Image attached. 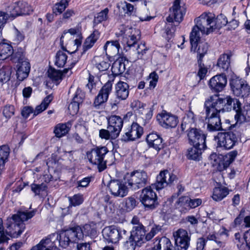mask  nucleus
Wrapping results in <instances>:
<instances>
[{"mask_svg":"<svg viewBox=\"0 0 250 250\" xmlns=\"http://www.w3.org/2000/svg\"><path fill=\"white\" fill-rule=\"evenodd\" d=\"M97 235V230L94 226L89 224H85L83 227L76 226L62 231L59 234V246L66 248L70 242H77L83 240L84 235L94 237Z\"/></svg>","mask_w":250,"mask_h":250,"instance_id":"obj_1","label":"nucleus"},{"mask_svg":"<svg viewBox=\"0 0 250 250\" xmlns=\"http://www.w3.org/2000/svg\"><path fill=\"white\" fill-rule=\"evenodd\" d=\"M36 212V210L30 211L19 210L17 214L8 219L6 225L9 231L6 232V234L12 238L18 237L25 229L24 221L32 218Z\"/></svg>","mask_w":250,"mask_h":250,"instance_id":"obj_2","label":"nucleus"},{"mask_svg":"<svg viewBox=\"0 0 250 250\" xmlns=\"http://www.w3.org/2000/svg\"><path fill=\"white\" fill-rule=\"evenodd\" d=\"M213 20V15L210 13H204L196 19V25L193 27L190 35L192 50L200 38V31L203 34H208L214 30Z\"/></svg>","mask_w":250,"mask_h":250,"instance_id":"obj_3","label":"nucleus"},{"mask_svg":"<svg viewBox=\"0 0 250 250\" xmlns=\"http://www.w3.org/2000/svg\"><path fill=\"white\" fill-rule=\"evenodd\" d=\"M235 100L237 99H233L230 96H227L225 98H219L217 96L210 97L205 103L206 112L219 114L220 112L230 111L233 109V106H234Z\"/></svg>","mask_w":250,"mask_h":250,"instance_id":"obj_4","label":"nucleus"},{"mask_svg":"<svg viewBox=\"0 0 250 250\" xmlns=\"http://www.w3.org/2000/svg\"><path fill=\"white\" fill-rule=\"evenodd\" d=\"M232 128H236L232 131L228 132H219L214 137V139L217 141V147H222L226 149L232 148L238 142H241V138L243 135V130L239 127H236L235 125H232Z\"/></svg>","mask_w":250,"mask_h":250,"instance_id":"obj_5","label":"nucleus"},{"mask_svg":"<svg viewBox=\"0 0 250 250\" xmlns=\"http://www.w3.org/2000/svg\"><path fill=\"white\" fill-rule=\"evenodd\" d=\"M111 154L105 146H96L86 152V158L89 163L97 167L99 172L106 168L107 155Z\"/></svg>","mask_w":250,"mask_h":250,"instance_id":"obj_6","label":"nucleus"},{"mask_svg":"<svg viewBox=\"0 0 250 250\" xmlns=\"http://www.w3.org/2000/svg\"><path fill=\"white\" fill-rule=\"evenodd\" d=\"M148 179L147 173L144 170H134L126 173L124 177L125 183L132 190H137L145 187Z\"/></svg>","mask_w":250,"mask_h":250,"instance_id":"obj_7","label":"nucleus"},{"mask_svg":"<svg viewBox=\"0 0 250 250\" xmlns=\"http://www.w3.org/2000/svg\"><path fill=\"white\" fill-rule=\"evenodd\" d=\"M238 154L236 150L231 151L225 155L213 153L210 155L211 163L219 171L227 169L235 160Z\"/></svg>","mask_w":250,"mask_h":250,"instance_id":"obj_8","label":"nucleus"},{"mask_svg":"<svg viewBox=\"0 0 250 250\" xmlns=\"http://www.w3.org/2000/svg\"><path fill=\"white\" fill-rule=\"evenodd\" d=\"M146 230L144 226L133 227L125 246L128 249L134 250L136 246H141L145 243Z\"/></svg>","mask_w":250,"mask_h":250,"instance_id":"obj_9","label":"nucleus"},{"mask_svg":"<svg viewBox=\"0 0 250 250\" xmlns=\"http://www.w3.org/2000/svg\"><path fill=\"white\" fill-rule=\"evenodd\" d=\"M206 120H208L207 129L208 131L227 130L232 128V125H229L230 122L229 120H226L225 122V124H228V126H225V125H222L219 114L210 112H206Z\"/></svg>","mask_w":250,"mask_h":250,"instance_id":"obj_10","label":"nucleus"},{"mask_svg":"<svg viewBox=\"0 0 250 250\" xmlns=\"http://www.w3.org/2000/svg\"><path fill=\"white\" fill-rule=\"evenodd\" d=\"M153 188L146 187L142 190L140 196V200L146 209L152 210L156 208L159 205L156 193L152 190Z\"/></svg>","mask_w":250,"mask_h":250,"instance_id":"obj_11","label":"nucleus"},{"mask_svg":"<svg viewBox=\"0 0 250 250\" xmlns=\"http://www.w3.org/2000/svg\"><path fill=\"white\" fill-rule=\"evenodd\" d=\"M127 231L120 227L112 225L105 227L102 231L104 239L108 243L116 244L126 234Z\"/></svg>","mask_w":250,"mask_h":250,"instance_id":"obj_12","label":"nucleus"},{"mask_svg":"<svg viewBox=\"0 0 250 250\" xmlns=\"http://www.w3.org/2000/svg\"><path fill=\"white\" fill-rule=\"evenodd\" d=\"M229 84L233 93L236 96L246 97L250 92V88L247 82L236 76L229 81Z\"/></svg>","mask_w":250,"mask_h":250,"instance_id":"obj_13","label":"nucleus"},{"mask_svg":"<svg viewBox=\"0 0 250 250\" xmlns=\"http://www.w3.org/2000/svg\"><path fill=\"white\" fill-rule=\"evenodd\" d=\"M178 181L176 175L169 172L167 170L160 172L157 176L156 182L152 184L153 188L159 190L168 185H171Z\"/></svg>","mask_w":250,"mask_h":250,"instance_id":"obj_14","label":"nucleus"},{"mask_svg":"<svg viewBox=\"0 0 250 250\" xmlns=\"http://www.w3.org/2000/svg\"><path fill=\"white\" fill-rule=\"evenodd\" d=\"M175 244L177 250H188L190 245L191 234L183 229H179L173 232Z\"/></svg>","mask_w":250,"mask_h":250,"instance_id":"obj_15","label":"nucleus"},{"mask_svg":"<svg viewBox=\"0 0 250 250\" xmlns=\"http://www.w3.org/2000/svg\"><path fill=\"white\" fill-rule=\"evenodd\" d=\"M235 101L233 109L235 111V119L236 120L235 126H237L238 123L243 122H250V104L244 106L243 109L241 108V103L237 99Z\"/></svg>","mask_w":250,"mask_h":250,"instance_id":"obj_16","label":"nucleus"},{"mask_svg":"<svg viewBox=\"0 0 250 250\" xmlns=\"http://www.w3.org/2000/svg\"><path fill=\"white\" fill-rule=\"evenodd\" d=\"M121 32L127 46L130 48L135 47L138 41L140 39V31L136 28L126 26L124 30L122 29Z\"/></svg>","mask_w":250,"mask_h":250,"instance_id":"obj_17","label":"nucleus"},{"mask_svg":"<svg viewBox=\"0 0 250 250\" xmlns=\"http://www.w3.org/2000/svg\"><path fill=\"white\" fill-rule=\"evenodd\" d=\"M186 11V9L184 6L180 5V0H175L173 6L169 9L170 13L167 18V21L169 22L175 21L179 23L183 21Z\"/></svg>","mask_w":250,"mask_h":250,"instance_id":"obj_18","label":"nucleus"},{"mask_svg":"<svg viewBox=\"0 0 250 250\" xmlns=\"http://www.w3.org/2000/svg\"><path fill=\"white\" fill-rule=\"evenodd\" d=\"M188 137L189 143L193 146H202V148H206V136L202 131L192 127L188 131Z\"/></svg>","mask_w":250,"mask_h":250,"instance_id":"obj_19","label":"nucleus"},{"mask_svg":"<svg viewBox=\"0 0 250 250\" xmlns=\"http://www.w3.org/2000/svg\"><path fill=\"white\" fill-rule=\"evenodd\" d=\"M112 80H108L102 87L98 95L95 97L93 105L98 108L100 105L106 102L110 93L112 90Z\"/></svg>","mask_w":250,"mask_h":250,"instance_id":"obj_20","label":"nucleus"},{"mask_svg":"<svg viewBox=\"0 0 250 250\" xmlns=\"http://www.w3.org/2000/svg\"><path fill=\"white\" fill-rule=\"evenodd\" d=\"M53 97L52 95H49L44 98L41 104L37 106L35 110L29 106H25L22 110L21 115L25 118H27L31 113H34V116H35L39 113L45 110L48 106L50 103L53 100Z\"/></svg>","mask_w":250,"mask_h":250,"instance_id":"obj_21","label":"nucleus"},{"mask_svg":"<svg viewBox=\"0 0 250 250\" xmlns=\"http://www.w3.org/2000/svg\"><path fill=\"white\" fill-rule=\"evenodd\" d=\"M120 180H111L108 184L111 194L114 197H124L128 193L127 186Z\"/></svg>","mask_w":250,"mask_h":250,"instance_id":"obj_22","label":"nucleus"},{"mask_svg":"<svg viewBox=\"0 0 250 250\" xmlns=\"http://www.w3.org/2000/svg\"><path fill=\"white\" fill-rule=\"evenodd\" d=\"M129 85L122 81L118 82L115 86V95L116 99L111 104L112 107L116 106L121 101L125 100L129 95Z\"/></svg>","mask_w":250,"mask_h":250,"instance_id":"obj_23","label":"nucleus"},{"mask_svg":"<svg viewBox=\"0 0 250 250\" xmlns=\"http://www.w3.org/2000/svg\"><path fill=\"white\" fill-rule=\"evenodd\" d=\"M55 240L59 241V234L57 233L50 235L49 237L42 240L30 250H60L56 246Z\"/></svg>","mask_w":250,"mask_h":250,"instance_id":"obj_24","label":"nucleus"},{"mask_svg":"<svg viewBox=\"0 0 250 250\" xmlns=\"http://www.w3.org/2000/svg\"><path fill=\"white\" fill-rule=\"evenodd\" d=\"M157 119L159 124L165 128H174L178 122L176 116L167 113L165 110L157 115Z\"/></svg>","mask_w":250,"mask_h":250,"instance_id":"obj_25","label":"nucleus"},{"mask_svg":"<svg viewBox=\"0 0 250 250\" xmlns=\"http://www.w3.org/2000/svg\"><path fill=\"white\" fill-rule=\"evenodd\" d=\"M107 129L113 137H118L123 127L124 121L117 115H111L107 119Z\"/></svg>","mask_w":250,"mask_h":250,"instance_id":"obj_26","label":"nucleus"},{"mask_svg":"<svg viewBox=\"0 0 250 250\" xmlns=\"http://www.w3.org/2000/svg\"><path fill=\"white\" fill-rule=\"evenodd\" d=\"M227 83L226 76L221 74L213 76L209 81V87L212 92L218 93L223 90Z\"/></svg>","mask_w":250,"mask_h":250,"instance_id":"obj_27","label":"nucleus"},{"mask_svg":"<svg viewBox=\"0 0 250 250\" xmlns=\"http://www.w3.org/2000/svg\"><path fill=\"white\" fill-rule=\"evenodd\" d=\"M143 133V128L138 124L133 123L130 129L122 136L121 140L124 142L133 141L140 138Z\"/></svg>","mask_w":250,"mask_h":250,"instance_id":"obj_28","label":"nucleus"},{"mask_svg":"<svg viewBox=\"0 0 250 250\" xmlns=\"http://www.w3.org/2000/svg\"><path fill=\"white\" fill-rule=\"evenodd\" d=\"M76 62H72L70 67L65 68L63 71L61 70H56L53 68H50L48 71V76L53 81L56 82H60L62 79L63 75H65L71 68L75 65Z\"/></svg>","mask_w":250,"mask_h":250,"instance_id":"obj_29","label":"nucleus"},{"mask_svg":"<svg viewBox=\"0 0 250 250\" xmlns=\"http://www.w3.org/2000/svg\"><path fill=\"white\" fill-rule=\"evenodd\" d=\"M154 247L150 250H176L170 240L166 237L156 239Z\"/></svg>","mask_w":250,"mask_h":250,"instance_id":"obj_30","label":"nucleus"},{"mask_svg":"<svg viewBox=\"0 0 250 250\" xmlns=\"http://www.w3.org/2000/svg\"><path fill=\"white\" fill-rule=\"evenodd\" d=\"M30 71V64L28 61L17 64V78L20 81H22L27 78Z\"/></svg>","mask_w":250,"mask_h":250,"instance_id":"obj_31","label":"nucleus"},{"mask_svg":"<svg viewBox=\"0 0 250 250\" xmlns=\"http://www.w3.org/2000/svg\"><path fill=\"white\" fill-rule=\"evenodd\" d=\"M176 203L180 207L195 208L202 204V200L199 198L191 199L188 196H182L179 198Z\"/></svg>","mask_w":250,"mask_h":250,"instance_id":"obj_32","label":"nucleus"},{"mask_svg":"<svg viewBox=\"0 0 250 250\" xmlns=\"http://www.w3.org/2000/svg\"><path fill=\"white\" fill-rule=\"evenodd\" d=\"M120 45L118 41H107L104 46V50L108 56H114L118 54Z\"/></svg>","mask_w":250,"mask_h":250,"instance_id":"obj_33","label":"nucleus"},{"mask_svg":"<svg viewBox=\"0 0 250 250\" xmlns=\"http://www.w3.org/2000/svg\"><path fill=\"white\" fill-rule=\"evenodd\" d=\"M100 36V33L99 31L95 29L93 33L85 39L83 45V54L93 47L99 38Z\"/></svg>","mask_w":250,"mask_h":250,"instance_id":"obj_34","label":"nucleus"},{"mask_svg":"<svg viewBox=\"0 0 250 250\" xmlns=\"http://www.w3.org/2000/svg\"><path fill=\"white\" fill-rule=\"evenodd\" d=\"M196 45L194 46L192 50V45H191V51L196 52V48L198 47L197 50L198 60H203V58L205 55L207 53L208 49V44L205 42H202L200 40V38L196 42Z\"/></svg>","mask_w":250,"mask_h":250,"instance_id":"obj_35","label":"nucleus"},{"mask_svg":"<svg viewBox=\"0 0 250 250\" xmlns=\"http://www.w3.org/2000/svg\"><path fill=\"white\" fill-rule=\"evenodd\" d=\"M202 146H193L187 150V157L188 159L199 161L201 158L203 151L206 148H202Z\"/></svg>","mask_w":250,"mask_h":250,"instance_id":"obj_36","label":"nucleus"},{"mask_svg":"<svg viewBox=\"0 0 250 250\" xmlns=\"http://www.w3.org/2000/svg\"><path fill=\"white\" fill-rule=\"evenodd\" d=\"M70 127L71 124L69 123L57 125L54 129L55 136L61 138L69 132Z\"/></svg>","mask_w":250,"mask_h":250,"instance_id":"obj_37","label":"nucleus"},{"mask_svg":"<svg viewBox=\"0 0 250 250\" xmlns=\"http://www.w3.org/2000/svg\"><path fill=\"white\" fill-rule=\"evenodd\" d=\"M20 6V1L10 4L6 8V14L9 18L11 17L13 19L21 15Z\"/></svg>","mask_w":250,"mask_h":250,"instance_id":"obj_38","label":"nucleus"},{"mask_svg":"<svg viewBox=\"0 0 250 250\" xmlns=\"http://www.w3.org/2000/svg\"><path fill=\"white\" fill-rule=\"evenodd\" d=\"M13 53V48L9 43H0V60H5L10 57Z\"/></svg>","mask_w":250,"mask_h":250,"instance_id":"obj_39","label":"nucleus"},{"mask_svg":"<svg viewBox=\"0 0 250 250\" xmlns=\"http://www.w3.org/2000/svg\"><path fill=\"white\" fill-rule=\"evenodd\" d=\"M229 193V190L226 187H216L213 189L212 198L216 201L222 200Z\"/></svg>","mask_w":250,"mask_h":250,"instance_id":"obj_40","label":"nucleus"},{"mask_svg":"<svg viewBox=\"0 0 250 250\" xmlns=\"http://www.w3.org/2000/svg\"><path fill=\"white\" fill-rule=\"evenodd\" d=\"M231 53L222 55L218 60V66L224 71L228 70L230 65Z\"/></svg>","mask_w":250,"mask_h":250,"instance_id":"obj_41","label":"nucleus"},{"mask_svg":"<svg viewBox=\"0 0 250 250\" xmlns=\"http://www.w3.org/2000/svg\"><path fill=\"white\" fill-rule=\"evenodd\" d=\"M93 61L95 62V65L100 71H104L107 70L110 66V63L108 61L104 60L102 56H95L94 58Z\"/></svg>","mask_w":250,"mask_h":250,"instance_id":"obj_42","label":"nucleus"},{"mask_svg":"<svg viewBox=\"0 0 250 250\" xmlns=\"http://www.w3.org/2000/svg\"><path fill=\"white\" fill-rule=\"evenodd\" d=\"M67 56L62 50H59L56 55L55 64L58 67H63L66 62Z\"/></svg>","mask_w":250,"mask_h":250,"instance_id":"obj_43","label":"nucleus"},{"mask_svg":"<svg viewBox=\"0 0 250 250\" xmlns=\"http://www.w3.org/2000/svg\"><path fill=\"white\" fill-rule=\"evenodd\" d=\"M213 28L215 30L216 29H220L223 26L226 25L228 23V20L225 15L220 14L216 18L213 16Z\"/></svg>","mask_w":250,"mask_h":250,"instance_id":"obj_44","label":"nucleus"},{"mask_svg":"<svg viewBox=\"0 0 250 250\" xmlns=\"http://www.w3.org/2000/svg\"><path fill=\"white\" fill-rule=\"evenodd\" d=\"M11 74V67L9 66H3L0 68V82L6 83L10 78Z\"/></svg>","mask_w":250,"mask_h":250,"instance_id":"obj_45","label":"nucleus"},{"mask_svg":"<svg viewBox=\"0 0 250 250\" xmlns=\"http://www.w3.org/2000/svg\"><path fill=\"white\" fill-rule=\"evenodd\" d=\"M10 60L13 62L18 63V64L22 63L24 61H28L21 49L15 52H13L10 56Z\"/></svg>","mask_w":250,"mask_h":250,"instance_id":"obj_46","label":"nucleus"},{"mask_svg":"<svg viewBox=\"0 0 250 250\" xmlns=\"http://www.w3.org/2000/svg\"><path fill=\"white\" fill-rule=\"evenodd\" d=\"M109 10L107 8L104 9L100 12L98 13L96 16H95L93 20L94 26L99 23L102 22L107 20L108 17V13Z\"/></svg>","mask_w":250,"mask_h":250,"instance_id":"obj_47","label":"nucleus"},{"mask_svg":"<svg viewBox=\"0 0 250 250\" xmlns=\"http://www.w3.org/2000/svg\"><path fill=\"white\" fill-rule=\"evenodd\" d=\"M70 0H61L60 2L55 4L53 8L54 14L57 15L61 14L65 9L68 5V2Z\"/></svg>","mask_w":250,"mask_h":250,"instance_id":"obj_48","label":"nucleus"},{"mask_svg":"<svg viewBox=\"0 0 250 250\" xmlns=\"http://www.w3.org/2000/svg\"><path fill=\"white\" fill-rule=\"evenodd\" d=\"M187 116V118L185 117L184 118V120L181 125L180 128L182 132L184 131L186 129H188V130L189 131L190 128H192L189 125V123L190 122H193V113L191 111H189L188 114Z\"/></svg>","mask_w":250,"mask_h":250,"instance_id":"obj_49","label":"nucleus"},{"mask_svg":"<svg viewBox=\"0 0 250 250\" xmlns=\"http://www.w3.org/2000/svg\"><path fill=\"white\" fill-rule=\"evenodd\" d=\"M70 205L73 206H79L82 204L83 201V196L82 194H77L73 196L69 197Z\"/></svg>","mask_w":250,"mask_h":250,"instance_id":"obj_50","label":"nucleus"},{"mask_svg":"<svg viewBox=\"0 0 250 250\" xmlns=\"http://www.w3.org/2000/svg\"><path fill=\"white\" fill-rule=\"evenodd\" d=\"M20 5L21 6V15H29L33 12L31 6L26 2L20 1Z\"/></svg>","mask_w":250,"mask_h":250,"instance_id":"obj_51","label":"nucleus"},{"mask_svg":"<svg viewBox=\"0 0 250 250\" xmlns=\"http://www.w3.org/2000/svg\"><path fill=\"white\" fill-rule=\"evenodd\" d=\"M85 98V93L80 88H78L76 91L75 95L73 98V101L81 104Z\"/></svg>","mask_w":250,"mask_h":250,"instance_id":"obj_52","label":"nucleus"},{"mask_svg":"<svg viewBox=\"0 0 250 250\" xmlns=\"http://www.w3.org/2000/svg\"><path fill=\"white\" fill-rule=\"evenodd\" d=\"M197 62L199 67L197 75L199 76L200 79H202L205 77L208 72V68L203 63V60H198Z\"/></svg>","mask_w":250,"mask_h":250,"instance_id":"obj_53","label":"nucleus"},{"mask_svg":"<svg viewBox=\"0 0 250 250\" xmlns=\"http://www.w3.org/2000/svg\"><path fill=\"white\" fill-rule=\"evenodd\" d=\"M206 239V243L208 241H213L217 245V246L220 248L224 246V243L220 240V239L214 233H209L207 236H204Z\"/></svg>","mask_w":250,"mask_h":250,"instance_id":"obj_54","label":"nucleus"},{"mask_svg":"<svg viewBox=\"0 0 250 250\" xmlns=\"http://www.w3.org/2000/svg\"><path fill=\"white\" fill-rule=\"evenodd\" d=\"M206 239V243L208 241H213L217 245V246L220 248L224 246V243L220 240V239L214 233H209L207 236H204Z\"/></svg>","mask_w":250,"mask_h":250,"instance_id":"obj_55","label":"nucleus"},{"mask_svg":"<svg viewBox=\"0 0 250 250\" xmlns=\"http://www.w3.org/2000/svg\"><path fill=\"white\" fill-rule=\"evenodd\" d=\"M46 188V185L43 183L41 184H32L31 185V190L36 195H39L42 191L45 190Z\"/></svg>","mask_w":250,"mask_h":250,"instance_id":"obj_56","label":"nucleus"},{"mask_svg":"<svg viewBox=\"0 0 250 250\" xmlns=\"http://www.w3.org/2000/svg\"><path fill=\"white\" fill-rule=\"evenodd\" d=\"M136 206V201L132 197H129L126 199L125 202V209L127 211L132 210Z\"/></svg>","mask_w":250,"mask_h":250,"instance_id":"obj_57","label":"nucleus"},{"mask_svg":"<svg viewBox=\"0 0 250 250\" xmlns=\"http://www.w3.org/2000/svg\"><path fill=\"white\" fill-rule=\"evenodd\" d=\"M6 232L4 230L3 222L1 218H0V244L8 243L9 238L7 236Z\"/></svg>","mask_w":250,"mask_h":250,"instance_id":"obj_58","label":"nucleus"},{"mask_svg":"<svg viewBox=\"0 0 250 250\" xmlns=\"http://www.w3.org/2000/svg\"><path fill=\"white\" fill-rule=\"evenodd\" d=\"M146 105V104H145L138 100H134L131 103V107L135 111L137 110L140 112L143 111Z\"/></svg>","mask_w":250,"mask_h":250,"instance_id":"obj_59","label":"nucleus"},{"mask_svg":"<svg viewBox=\"0 0 250 250\" xmlns=\"http://www.w3.org/2000/svg\"><path fill=\"white\" fill-rule=\"evenodd\" d=\"M99 136L102 139H104L105 140L112 139L114 140L117 138L118 137H113L111 135V132L109 131V129H102L99 131Z\"/></svg>","mask_w":250,"mask_h":250,"instance_id":"obj_60","label":"nucleus"},{"mask_svg":"<svg viewBox=\"0 0 250 250\" xmlns=\"http://www.w3.org/2000/svg\"><path fill=\"white\" fill-rule=\"evenodd\" d=\"M15 108L13 105H9L4 107L3 114L7 119L11 118L14 114Z\"/></svg>","mask_w":250,"mask_h":250,"instance_id":"obj_61","label":"nucleus"},{"mask_svg":"<svg viewBox=\"0 0 250 250\" xmlns=\"http://www.w3.org/2000/svg\"><path fill=\"white\" fill-rule=\"evenodd\" d=\"M71 243L77 244V250H92L89 242H79V241H78L77 242H70Z\"/></svg>","mask_w":250,"mask_h":250,"instance_id":"obj_62","label":"nucleus"},{"mask_svg":"<svg viewBox=\"0 0 250 250\" xmlns=\"http://www.w3.org/2000/svg\"><path fill=\"white\" fill-rule=\"evenodd\" d=\"M80 105V104L72 101L68 107L69 113L72 115L76 114L79 111Z\"/></svg>","mask_w":250,"mask_h":250,"instance_id":"obj_63","label":"nucleus"},{"mask_svg":"<svg viewBox=\"0 0 250 250\" xmlns=\"http://www.w3.org/2000/svg\"><path fill=\"white\" fill-rule=\"evenodd\" d=\"M150 147H153L158 152L163 147V139L160 137L155 141H154V143H152V144L149 145Z\"/></svg>","mask_w":250,"mask_h":250,"instance_id":"obj_64","label":"nucleus"}]
</instances>
